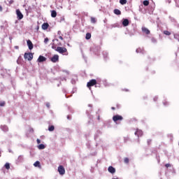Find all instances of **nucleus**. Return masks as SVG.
<instances>
[{"mask_svg":"<svg viewBox=\"0 0 179 179\" xmlns=\"http://www.w3.org/2000/svg\"><path fill=\"white\" fill-rule=\"evenodd\" d=\"M3 11V7L1 6H0V12Z\"/></svg>","mask_w":179,"mask_h":179,"instance_id":"nucleus-39","label":"nucleus"},{"mask_svg":"<svg viewBox=\"0 0 179 179\" xmlns=\"http://www.w3.org/2000/svg\"><path fill=\"white\" fill-rule=\"evenodd\" d=\"M52 49H55V50L57 49V47H56V45L54 43L52 45Z\"/></svg>","mask_w":179,"mask_h":179,"instance_id":"nucleus-33","label":"nucleus"},{"mask_svg":"<svg viewBox=\"0 0 179 179\" xmlns=\"http://www.w3.org/2000/svg\"><path fill=\"white\" fill-rule=\"evenodd\" d=\"M59 39L63 41V40H64V38H63L62 36H59Z\"/></svg>","mask_w":179,"mask_h":179,"instance_id":"nucleus-37","label":"nucleus"},{"mask_svg":"<svg viewBox=\"0 0 179 179\" xmlns=\"http://www.w3.org/2000/svg\"><path fill=\"white\" fill-rule=\"evenodd\" d=\"M113 12H114L115 14H116L117 15H120L122 14V12L118 9H115Z\"/></svg>","mask_w":179,"mask_h":179,"instance_id":"nucleus-19","label":"nucleus"},{"mask_svg":"<svg viewBox=\"0 0 179 179\" xmlns=\"http://www.w3.org/2000/svg\"><path fill=\"white\" fill-rule=\"evenodd\" d=\"M36 142L38 144H40L41 143V140L38 138L36 140Z\"/></svg>","mask_w":179,"mask_h":179,"instance_id":"nucleus-35","label":"nucleus"},{"mask_svg":"<svg viewBox=\"0 0 179 179\" xmlns=\"http://www.w3.org/2000/svg\"><path fill=\"white\" fill-rule=\"evenodd\" d=\"M97 84V80L95 79H92L91 80H90L87 83V87H89L90 89L91 88V87L94 86L95 85Z\"/></svg>","mask_w":179,"mask_h":179,"instance_id":"nucleus-3","label":"nucleus"},{"mask_svg":"<svg viewBox=\"0 0 179 179\" xmlns=\"http://www.w3.org/2000/svg\"><path fill=\"white\" fill-rule=\"evenodd\" d=\"M164 105H168V104H169V102L165 101V102H164Z\"/></svg>","mask_w":179,"mask_h":179,"instance_id":"nucleus-40","label":"nucleus"},{"mask_svg":"<svg viewBox=\"0 0 179 179\" xmlns=\"http://www.w3.org/2000/svg\"><path fill=\"white\" fill-rule=\"evenodd\" d=\"M38 149L40 150H43V149H45V145H43V144H40L38 146Z\"/></svg>","mask_w":179,"mask_h":179,"instance_id":"nucleus-23","label":"nucleus"},{"mask_svg":"<svg viewBox=\"0 0 179 179\" xmlns=\"http://www.w3.org/2000/svg\"><path fill=\"white\" fill-rule=\"evenodd\" d=\"M1 129L4 132H8V127L7 126H1Z\"/></svg>","mask_w":179,"mask_h":179,"instance_id":"nucleus-18","label":"nucleus"},{"mask_svg":"<svg viewBox=\"0 0 179 179\" xmlns=\"http://www.w3.org/2000/svg\"><path fill=\"white\" fill-rule=\"evenodd\" d=\"M108 171L111 174H115L116 173V169L113 166H110L108 168Z\"/></svg>","mask_w":179,"mask_h":179,"instance_id":"nucleus-8","label":"nucleus"},{"mask_svg":"<svg viewBox=\"0 0 179 179\" xmlns=\"http://www.w3.org/2000/svg\"><path fill=\"white\" fill-rule=\"evenodd\" d=\"M90 20H91V22L93 24H95L96 22V19L94 17H91Z\"/></svg>","mask_w":179,"mask_h":179,"instance_id":"nucleus-25","label":"nucleus"},{"mask_svg":"<svg viewBox=\"0 0 179 179\" xmlns=\"http://www.w3.org/2000/svg\"><path fill=\"white\" fill-rule=\"evenodd\" d=\"M117 108H120V105H117Z\"/></svg>","mask_w":179,"mask_h":179,"instance_id":"nucleus-44","label":"nucleus"},{"mask_svg":"<svg viewBox=\"0 0 179 179\" xmlns=\"http://www.w3.org/2000/svg\"><path fill=\"white\" fill-rule=\"evenodd\" d=\"M57 15V13L56 10H52L51 11V17H56Z\"/></svg>","mask_w":179,"mask_h":179,"instance_id":"nucleus-17","label":"nucleus"},{"mask_svg":"<svg viewBox=\"0 0 179 179\" xmlns=\"http://www.w3.org/2000/svg\"><path fill=\"white\" fill-rule=\"evenodd\" d=\"M58 173L60 176H64L66 173V170L63 166H58Z\"/></svg>","mask_w":179,"mask_h":179,"instance_id":"nucleus-5","label":"nucleus"},{"mask_svg":"<svg viewBox=\"0 0 179 179\" xmlns=\"http://www.w3.org/2000/svg\"><path fill=\"white\" fill-rule=\"evenodd\" d=\"M59 56L57 55H55L52 58H50V61L53 63H56L57 62H59Z\"/></svg>","mask_w":179,"mask_h":179,"instance_id":"nucleus-7","label":"nucleus"},{"mask_svg":"<svg viewBox=\"0 0 179 179\" xmlns=\"http://www.w3.org/2000/svg\"><path fill=\"white\" fill-rule=\"evenodd\" d=\"M124 162L128 164L129 163V159L128 157L124 158Z\"/></svg>","mask_w":179,"mask_h":179,"instance_id":"nucleus-28","label":"nucleus"},{"mask_svg":"<svg viewBox=\"0 0 179 179\" xmlns=\"http://www.w3.org/2000/svg\"><path fill=\"white\" fill-rule=\"evenodd\" d=\"M92 38V34L90 33H87L85 36V39L89 40Z\"/></svg>","mask_w":179,"mask_h":179,"instance_id":"nucleus-20","label":"nucleus"},{"mask_svg":"<svg viewBox=\"0 0 179 179\" xmlns=\"http://www.w3.org/2000/svg\"><path fill=\"white\" fill-rule=\"evenodd\" d=\"M15 49L18 50L19 49V46H15L14 47Z\"/></svg>","mask_w":179,"mask_h":179,"instance_id":"nucleus-41","label":"nucleus"},{"mask_svg":"<svg viewBox=\"0 0 179 179\" xmlns=\"http://www.w3.org/2000/svg\"><path fill=\"white\" fill-rule=\"evenodd\" d=\"M165 167H166V169L171 168V164H165Z\"/></svg>","mask_w":179,"mask_h":179,"instance_id":"nucleus-29","label":"nucleus"},{"mask_svg":"<svg viewBox=\"0 0 179 179\" xmlns=\"http://www.w3.org/2000/svg\"><path fill=\"white\" fill-rule=\"evenodd\" d=\"M47 60V58H45V57L40 55L37 59L38 62H45Z\"/></svg>","mask_w":179,"mask_h":179,"instance_id":"nucleus-10","label":"nucleus"},{"mask_svg":"<svg viewBox=\"0 0 179 179\" xmlns=\"http://www.w3.org/2000/svg\"><path fill=\"white\" fill-rule=\"evenodd\" d=\"M123 120L124 117L120 115H115L113 117V121H114V122H117V121H123Z\"/></svg>","mask_w":179,"mask_h":179,"instance_id":"nucleus-4","label":"nucleus"},{"mask_svg":"<svg viewBox=\"0 0 179 179\" xmlns=\"http://www.w3.org/2000/svg\"><path fill=\"white\" fill-rule=\"evenodd\" d=\"M5 105H6V102L5 101L0 102V106H4Z\"/></svg>","mask_w":179,"mask_h":179,"instance_id":"nucleus-30","label":"nucleus"},{"mask_svg":"<svg viewBox=\"0 0 179 179\" xmlns=\"http://www.w3.org/2000/svg\"><path fill=\"white\" fill-rule=\"evenodd\" d=\"M66 118H67V120H71V116L69 115H67Z\"/></svg>","mask_w":179,"mask_h":179,"instance_id":"nucleus-38","label":"nucleus"},{"mask_svg":"<svg viewBox=\"0 0 179 179\" xmlns=\"http://www.w3.org/2000/svg\"><path fill=\"white\" fill-rule=\"evenodd\" d=\"M135 135H137V136H143V131L141 129H137L135 131Z\"/></svg>","mask_w":179,"mask_h":179,"instance_id":"nucleus-9","label":"nucleus"},{"mask_svg":"<svg viewBox=\"0 0 179 179\" xmlns=\"http://www.w3.org/2000/svg\"><path fill=\"white\" fill-rule=\"evenodd\" d=\"M34 166L41 168V162L39 161L35 162L34 164Z\"/></svg>","mask_w":179,"mask_h":179,"instance_id":"nucleus-16","label":"nucleus"},{"mask_svg":"<svg viewBox=\"0 0 179 179\" xmlns=\"http://www.w3.org/2000/svg\"><path fill=\"white\" fill-rule=\"evenodd\" d=\"M48 41H49V38H45L44 39V43H48Z\"/></svg>","mask_w":179,"mask_h":179,"instance_id":"nucleus-32","label":"nucleus"},{"mask_svg":"<svg viewBox=\"0 0 179 179\" xmlns=\"http://www.w3.org/2000/svg\"><path fill=\"white\" fill-rule=\"evenodd\" d=\"M16 15L18 20H22L24 17L23 14L21 13V11L19 9L16 10Z\"/></svg>","mask_w":179,"mask_h":179,"instance_id":"nucleus-6","label":"nucleus"},{"mask_svg":"<svg viewBox=\"0 0 179 179\" xmlns=\"http://www.w3.org/2000/svg\"><path fill=\"white\" fill-rule=\"evenodd\" d=\"M48 131H50V132H52V131H55V126L53 125L49 126Z\"/></svg>","mask_w":179,"mask_h":179,"instance_id":"nucleus-21","label":"nucleus"},{"mask_svg":"<svg viewBox=\"0 0 179 179\" xmlns=\"http://www.w3.org/2000/svg\"><path fill=\"white\" fill-rule=\"evenodd\" d=\"M152 143V140H148V145H151Z\"/></svg>","mask_w":179,"mask_h":179,"instance_id":"nucleus-34","label":"nucleus"},{"mask_svg":"<svg viewBox=\"0 0 179 179\" xmlns=\"http://www.w3.org/2000/svg\"><path fill=\"white\" fill-rule=\"evenodd\" d=\"M4 167L6 170H9L10 169V164L9 163H6L5 165H4Z\"/></svg>","mask_w":179,"mask_h":179,"instance_id":"nucleus-22","label":"nucleus"},{"mask_svg":"<svg viewBox=\"0 0 179 179\" xmlns=\"http://www.w3.org/2000/svg\"><path fill=\"white\" fill-rule=\"evenodd\" d=\"M153 100H154V101H157L158 100V97H157V96L154 97Z\"/></svg>","mask_w":179,"mask_h":179,"instance_id":"nucleus-36","label":"nucleus"},{"mask_svg":"<svg viewBox=\"0 0 179 179\" xmlns=\"http://www.w3.org/2000/svg\"><path fill=\"white\" fill-rule=\"evenodd\" d=\"M27 44L28 45V48L29 50H32L34 48V45L32 43V42L30 40H28L27 41Z\"/></svg>","mask_w":179,"mask_h":179,"instance_id":"nucleus-11","label":"nucleus"},{"mask_svg":"<svg viewBox=\"0 0 179 179\" xmlns=\"http://www.w3.org/2000/svg\"><path fill=\"white\" fill-rule=\"evenodd\" d=\"M111 110H115V107H112Z\"/></svg>","mask_w":179,"mask_h":179,"instance_id":"nucleus-43","label":"nucleus"},{"mask_svg":"<svg viewBox=\"0 0 179 179\" xmlns=\"http://www.w3.org/2000/svg\"><path fill=\"white\" fill-rule=\"evenodd\" d=\"M120 3L122 4V5H124L127 3V0H120Z\"/></svg>","mask_w":179,"mask_h":179,"instance_id":"nucleus-26","label":"nucleus"},{"mask_svg":"<svg viewBox=\"0 0 179 179\" xmlns=\"http://www.w3.org/2000/svg\"><path fill=\"white\" fill-rule=\"evenodd\" d=\"M50 27V25H49V24L48 23H43V24H42V29H43V30H46V29H48V27Z\"/></svg>","mask_w":179,"mask_h":179,"instance_id":"nucleus-14","label":"nucleus"},{"mask_svg":"<svg viewBox=\"0 0 179 179\" xmlns=\"http://www.w3.org/2000/svg\"><path fill=\"white\" fill-rule=\"evenodd\" d=\"M142 31H143V32L145 33L146 34H150V31L148 29H147L146 27H142Z\"/></svg>","mask_w":179,"mask_h":179,"instance_id":"nucleus-15","label":"nucleus"},{"mask_svg":"<svg viewBox=\"0 0 179 179\" xmlns=\"http://www.w3.org/2000/svg\"><path fill=\"white\" fill-rule=\"evenodd\" d=\"M24 59H27L29 61H31L34 58V55L33 53H31V52H25L24 55Z\"/></svg>","mask_w":179,"mask_h":179,"instance_id":"nucleus-2","label":"nucleus"},{"mask_svg":"<svg viewBox=\"0 0 179 179\" xmlns=\"http://www.w3.org/2000/svg\"><path fill=\"white\" fill-rule=\"evenodd\" d=\"M151 41H152V42L154 43H155L157 42V39L155 38H152L151 39Z\"/></svg>","mask_w":179,"mask_h":179,"instance_id":"nucleus-31","label":"nucleus"},{"mask_svg":"<svg viewBox=\"0 0 179 179\" xmlns=\"http://www.w3.org/2000/svg\"><path fill=\"white\" fill-rule=\"evenodd\" d=\"M23 162H24V156L23 155H20L17 159V163H22Z\"/></svg>","mask_w":179,"mask_h":179,"instance_id":"nucleus-12","label":"nucleus"},{"mask_svg":"<svg viewBox=\"0 0 179 179\" xmlns=\"http://www.w3.org/2000/svg\"><path fill=\"white\" fill-rule=\"evenodd\" d=\"M113 179H119V178H113Z\"/></svg>","mask_w":179,"mask_h":179,"instance_id":"nucleus-45","label":"nucleus"},{"mask_svg":"<svg viewBox=\"0 0 179 179\" xmlns=\"http://www.w3.org/2000/svg\"><path fill=\"white\" fill-rule=\"evenodd\" d=\"M97 120H98L99 121H100V120H101L100 116H98Z\"/></svg>","mask_w":179,"mask_h":179,"instance_id":"nucleus-42","label":"nucleus"},{"mask_svg":"<svg viewBox=\"0 0 179 179\" xmlns=\"http://www.w3.org/2000/svg\"><path fill=\"white\" fill-rule=\"evenodd\" d=\"M143 4L145 6H149V4H150V1H148V0H145V1H144L143 2Z\"/></svg>","mask_w":179,"mask_h":179,"instance_id":"nucleus-24","label":"nucleus"},{"mask_svg":"<svg viewBox=\"0 0 179 179\" xmlns=\"http://www.w3.org/2000/svg\"><path fill=\"white\" fill-rule=\"evenodd\" d=\"M129 24V21L128 19H125V20H123V22H122V25L124 27H127Z\"/></svg>","mask_w":179,"mask_h":179,"instance_id":"nucleus-13","label":"nucleus"},{"mask_svg":"<svg viewBox=\"0 0 179 179\" xmlns=\"http://www.w3.org/2000/svg\"><path fill=\"white\" fill-rule=\"evenodd\" d=\"M165 35L170 36L171 35V33L169 31H164L163 32Z\"/></svg>","mask_w":179,"mask_h":179,"instance_id":"nucleus-27","label":"nucleus"},{"mask_svg":"<svg viewBox=\"0 0 179 179\" xmlns=\"http://www.w3.org/2000/svg\"><path fill=\"white\" fill-rule=\"evenodd\" d=\"M56 51H57L60 54H64L65 55H68L69 52H68V50L66 48H62V47H57L55 49Z\"/></svg>","mask_w":179,"mask_h":179,"instance_id":"nucleus-1","label":"nucleus"}]
</instances>
